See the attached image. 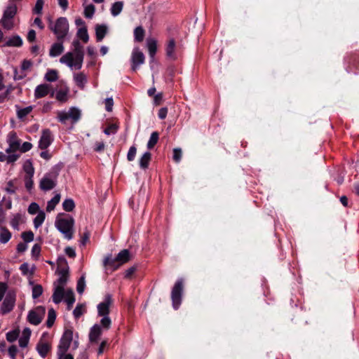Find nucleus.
<instances>
[{
	"label": "nucleus",
	"mask_w": 359,
	"mask_h": 359,
	"mask_svg": "<svg viewBox=\"0 0 359 359\" xmlns=\"http://www.w3.org/2000/svg\"><path fill=\"white\" fill-rule=\"evenodd\" d=\"M72 46L74 48L73 51L67 52L63 55L60 57V62L62 64L66 65L72 69L79 70L82 68L83 62V47L78 40H74L72 42Z\"/></svg>",
	"instance_id": "f257e3e1"
},
{
	"label": "nucleus",
	"mask_w": 359,
	"mask_h": 359,
	"mask_svg": "<svg viewBox=\"0 0 359 359\" xmlns=\"http://www.w3.org/2000/svg\"><path fill=\"white\" fill-rule=\"evenodd\" d=\"M55 226L66 239L71 240L73 238L74 219L72 216L65 215L62 217H57L55 220Z\"/></svg>",
	"instance_id": "f03ea898"
},
{
	"label": "nucleus",
	"mask_w": 359,
	"mask_h": 359,
	"mask_svg": "<svg viewBox=\"0 0 359 359\" xmlns=\"http://www.w3.org/2000/svg\"><path fill=\"white\" fill-rule=\"evenodd\" d=\"M49 28L55 34L57 41L64 40L69 31V23L66 18L60 17L54 25L50 24Z\"/></svg>",
	"instance_id": "7ed1b4c3"
},
{
	"label": "nucleus",
	"mask_w": 359,
	"mask_h": 359,
	"mask_svg": "<svg viewBox=\"0 0 359 359\" xmlns=\"http://www.w3.org/2000/svg\"><path fill=\"white\" fill-rule=\"evenodd\" d=\"M183 290L184 280L182 278H178L175 282L171 291V299L172 307L175 310L179 309L182 303Z\"/></svg>",
	"instance_id": "20e7f679"
},
{
	"label": "nucleus",
	"mask_w": 359,
	"mask_h": 359,
	"mask_svg": "<svg viewBox=\"0 0 359 359\" xmlns=\"http://www.w3.org/2000/svg\"><path fill=\"white\" fill-rule=\"evenodd\" d=\"M73 339V332L71 330H67L63 333L57 346V355L58 359H62L66 352L68 351Z\"/></svg>",
	"instance_id": "39448f33"
},
{
	"label": "nucleus",
	"mask_w": 359,
	"mask_h": 359,
	"mask_svg": "<svg viewBox=\"0 0 359 359\" xmlns=\"http://www.w3.org/2000/svg\"><path fill=\"white\" fill-rule=\"evenodd\" d=\"M17 13V6L14 4H11L8 6L4 12L3 18L0 22L2 27L7 29H11L13 27V18Z\"/></svg>",
	"instance_id": "423d86ee"
},
{
	"label": "nucleus",
	"mask_w": 359,
	"mask_h": 359,
	"mask_svg": "<svg viewBox=\"0 0 359 359\" xmlns=\"http://www.w3.org/2000/svg\"><path fill=\"white\" fill-rule=\"evenodd\" d=\"M130 259V254L128 250L124 249L118 253L115 259L106 257L104 261V265H109L116 269Z\"/></svg>",
	"instance_id": "0eeeda50"
},
{
	"label": "nucleus",
	"mask_w": 359,
	"mask_h": 359,
	"mask_svg": "<svg viewBox=\"0 0 359 359\" xmlns=\"http://www.w3.org/2000/svg\"><path fill=\"white\" fill-rule=\"evenodd\" d=\"M15 292L14 291H8L0 306V313L6 315L11 312L15 306Z\"/></svg>",
	"instance_id": "6e6552de"
},
{
	"label": "nucleus",
	"mask_w": 359,
	"mask_h": 359,
	"mask_svg": "<svg viewBox=\"0 0 359 359\" xmlns=\"http://www.w3.org/2000/svg\"><path fill=\"white\" fill-rule=\"evenodd\" d=\"M46 313V309L43 306H37L34 309L29 311L27 315L28 322L34 325H39Z\"/></svg>",
	"instance_id": "1a4fd4ad"
},
{
	"label": "nucleus",
	"mask_w": 359,
	"mask_h": 359,
	"mask_svg": "<svg viewBox=\"0 0 359 359\" xmlns=\"http://www.w3.org/2000/svg\"><path fill=\"white\" fill-rule=\"evenodd\" d=\"M53 136L50 129H44L39 142V147L42 149H46L53 142Z\"/></svg>",
	"instance_id": "9d476101"
},
{
	"label": "nucleus",
	"mask_w": 359,
	"mask_h": 359,
	"mask_svg": "<svg viewBox=\"0 0 359 359\" xmlns=\"http://www.w3.org/2000/svg\"><path fill=\"white\" fill-rule=\"evenodd\" d=\"M49 93L50 97H53L55 91L51 89V86L47 83L40 84L34 90V97L36 99L44 97Z\"/></svg>",
	"instance_id": "9b49d317"
},
{
	"label": "nucleus",
	"mask_w": 359,
	"mask_h": 359,
	"mask_svg": "<svg viewBox=\"0 0 359 359\" xmlns=\"http://www.w3.org/2000/svg\"><path fill=\"white\" fill-rule=\"evenodd\" d=\"M132 69L136 71L140 65L144 62V55L138 48L133 49L131 55Z\"/></svg>",
	"instance_id": "f8f14e48"
},
{
	"label": "nucleus",
	"mask_w": 359,
	"mask_h": 359,
	"mask_svg": "<svg viewBox=\"0 0 359 359\" xmlns=\"http://www.w3.org/2000/svg\"><path fill=\"white\" fill-rule=\"evenodd\" d=\"M111 304H112L111 296L110 294H107L104 297V301L97 305L98 316H109V307Z\"/></svg>",
	"instance_id": "ddd939ff"
},
{
	"label": "nucleus",
	"mask_w": 359,
	"mask_h": 359,
	"mask_svg": "<svg viewBox=\"0 0 359 359\" xmlns=\"http://www.w3.org/2000/svg\"><path fill=\"white\" fill-rule=\"evenodd\" d=\"M8 143L9 148L6 150V151H15L20 149L21 141L18 139L15 132H11L8 134Z\"/></svg>",
	"instance_id": "4468645a"
},
{
	"label": "nucleus",
	"mask_w": 359,
	"mask_h": 359,
	"mask_svg": "<svg viewBox=\"0 0 359 359\" xmlns=\"http://www.w3.org/2000/svg\"><path fill=\"white\" fill-rule=\"evenodd\" d=\"M55 288L54 292L52 296L53 302L55 304H59L62 302V299L65 297V292L64 290V287L62 285H56V283H54Z\"/></svg>",
	"instance_id": "2eb2a0df"
},
{
	"label": "nucleus",
	"mask_w": 359,
	"mask_h": 359,
	"mask_svg": "<svg viewBox=\"0 0 359 359\" xmlns=\"http://www.w3.org/2000/svg\"><path fill=\"white\" fill-rule=\"evenodd\" d=\"M102 334V329L100 325H94L90 330L89 340L92 343H97Z\"/></svg>",
	"instance_id": "dca6fc26"
},
{
	"label": "nucleus",
	"mask_w": 359,
	"mask_h": 359,
	"mask_svg": "<svg viewBox=\"0 0 359 359\" xmlns=\"http://www.w3.org/2000/svg\"><path fill=\"white\" fill-rule=\"evenodd\" d=\"M63 40L58 41L57 43H54L50 49L49 55L50 57H57L62 53L64 51Z\"/></svg>",
	"instance_id": "f3484780"
},
{
	"label": "nucleus",
	"mask_w": 359,
	"mask_h": 359,
	"mask_svg": "<svg viewBox=\"0 0 359 359\" xmlns=\"http://www.w3.org/2000/svg\"><path fill=\"white\" fill-rule=\"evenodd\" d=\"M40 188L43 191H49L55 187V182L48 176L43 177L40 182Z\"/></svg>",
	"instance_id": "a211bd4d"
},
{
	"label": "nucleus",
	"mask_w": 359,
	"mask_h": 359,
	"mask_svg": "<svg viewBox=\"0 0 359 359\" xmlns=\"http://www.w3.org/2000/svg\"><path fill=\"white\" fill-rule=\"evenodd\" d=\"M36 351L43 358H46L50 350V345L47 342L40 341L36 344Z\"/></svg>",
	"instance_id": "6ab92c4d"
},
{
	"label": "nucleus",
	"mask_w": 359,
	"mask_h": 359,
	"mask_svg": "<svg viewBox=\"0 0 359 359\" xmlns=\"http://www.w3.org/2000/svg\"><path fill=\"white\" fill-rule=\"evenodd\" d=\"M175 41L173 39H170L165 47L166 55L168 57L172 60L176 59L175 55Z\"/></svg>",
	"instance_id": "aec40b11"
},
{
	"label": "nucleus",
	"mask_w": 359,
	"mask_h": 359,
	"mask_svg": "<svg viewBox=\"0 0 359 359\" xmlns=\"http://www.w3.org/2000/svg\"><path fill=\"white\" fill-rule=\"evenodd\" d=\"M147 46L150 57L154 59L157 50V41L153 38L147 39Z\"/></svg>",
	"instance_id": "412c9836"
},
{
	"label": "nucleus",
	"mask_w": 359,
	"mask_h": 359,
	"mask_svg": "<svg viewBox=\"0 0 359 359\" xmlns=\"http://www.w3.org/2000/svg\"><path fill=\"white\" fill-rule=\"evenodd\" d=\"M107 33V27L105 25H97L95 27L96 40L98 42L102 41Z\"/></svg>",
	"instance_id": "4be33fe9"
},
{
	"label": "nucleus",
	"mask_w": 359,
	"mask_h": 359,
	"mask_svg": "<svg viewBox=\"0 0 359 359\" xmlns=\"http://www.w3.org/2000/svg\"><path fill=\"white\" fill-rule=\"evenodd\" d=\"M58 275L59 278L55 283L57 284L56 285H62L64 287L68 280V270L62 269L58 271Z\"/></svg>",
	"instance_id": "5701e85b"
},
{
	"label": "nucleus",
	"mask_w": 359,
	"mask_h": 359,
	"mask_svg": "<svg viewBox=\"0 0 359 359\" xmlns=\"http://www.w3.org/2000/svg\"><path fill=\"white\" fill-rule=\"evenodd\" d=\"M32 106H28L25 108H20L19 107L16 106V113L17 116L19 119L23 120L29 114L32 112L33 110Z\"/></svg>",
	"instance_id": "b1692460"
},
{
	"label": "nucleus",
	"mask_w": 359,
	"mask_h": 359,
	"mask_svg": "<svg viewBox=\"0 0 359 359\" xmlns=\"http://www.w3.org/2000/svg\"><path fill=\"white\" fill-rule=\"evenodd\" d=\"M0 243L5 244L11 238L12 234L6 227L0 226Z\"/></svg>",
	"instance_id": "393cba45"
},
{
	"label": "nucleus",
	"mask_w": 359,
	"mask_h": 359,
	"mask_svg": "<svg viewBox=\"0 0 359 359\" xmlns=\"http://www.w3.org/2000/svg\"><path fill=\"white\" fill-rule=\"evenodd\" d=\"M74 79L77 86L80 88H84V86L87 82V78L83 72L74 74Z\"/></svg>",
	"instance_id": "a878e982"
},
{
	"label": "nucleus",
	"mask_w": 359,
	"mask_h": 359,
	"mask_svg": "<svg viewBox=\"0 0 359 359\" xmlns=\"http://www.w3.org/2000/svg\"><path fill=\"white\" fill-rule=\"evenodd\" d=\"M65 302L67 303V309H72L74 303L75 302V297L73 291L72 290H68L65 292Z\"/></svg>",
	"instance_id": "bb28decb"
},
{
	"label": "nucleus",
	"mask_w": 359,
	"mask_h": 359,
	"mask_svg": "<svg viewBox=\"0 0 359 359\" xmlns=\"http://www.w3.org/2000/svg\"><path fill=\"white\" fill-rule=\"evenodd\" d=\"M68 116H69V118L72 120V124H74L80 119L81 111L75 107H72L69 109L68 111Z\"/></svg>",
	"instance_id": "cd10ccee"
},
{
	"label": "nucleus",
	"mask_w": 359,
	"mask_h": 359,
	"mask_svg": "<svg viewBox=\"0 0 359 359\" xmlns=\"http://www.w3.org/2000/svg\"><path fill=\"white\" fill-rule=\"evenodd\" d=\"M151 158V154L149 151H146L140 159V167L142 169L148 168Z\"/></svg>",
	"instance_id": "c85d7f7f"
},
{
	"label": "nucleus",
	"mask_w": 359,
	"mask_h": 359,
	"mask_svg": "<svg viewBox=\"0 0 359 359\" xmlns=\"http://www.w3.org/2000/svg\"><path fill=\"white\" fill-rule=\"evenodd\" d=\"M69 89H60L55 93V98L60 102H65L68 100Z\"/></svg>",
	"instance_id": "c756f323"
},
{
	"label": "nucleus",
	"mask_w": 359,
	"mask_h": 359,
	"mask_svg": "<svg viewBox=\"0 0 359 359\" xmlns=\"http://www.w3.org/2000/svg\"><path fill=\"white\" fill-rule=\"evenodd\" d=\"M145 35L144 29L142 26L137 27L134 29V40L137 42H142Z\"/></svg>",
	"instance_id": "7c9ffc66"
},
{
	"label": "nucleus",
	"mask_w": 359,
	"mask_h": 359,
	"mask_svg": "<svg viewBox=\"0 0 359 359\" xmlns=\"http://www.w3.org/2000/svg\"><path fill=\"white\" fill-rule=\"evenodd\" d=\"M46 218V214L43 210H40L36 215V217L34 219L33 223L34 226L36 229L40 227L43 223Z\"/></svg>",
	"instance_id": "2f4dec72"
},
{
	"label": "nucleus",
	"mask_w": 359,
	"mask_h": 359,
	"mask_svg": "<svg viewBox=\"0 0 359 359\" xmlns=\"http://www.w3.org/2000/svg\"><path fill=\"white\" fill-rule=\"evenodd\" d=\"M159 139V134L158 132L154 131L151 134L149 140L147 142V148L148 149H151L154 147V146L157 144Z\"/></svg>",
	"instance_id": "473e14b6"
},
{
	"label": "nucleus",
	"mask_w": 359,
	"mask_h": 359,
	"mask_svg": "<svg viewBox=\"0 0 359 359\" xmlns=\"http://www.w3.org/2000/svg\"><path fill=\"white\" fill-rule=\"evenodd\" d=\"M123 1H116L114 3L111 8V13L113 16H117L121 13L123 10Z\"/></svg>",
	"instance_id": "72a5a7b5"
},
{
	"label": "nucleus",
	"mask_w": 359,
	"mask_h": 359,
	"mask_svg": "<svg viewBox=\"0 0 359 359\" xmlns=\"http://www.w3.org/2000/svg\"><path fill=\"white\" fill-rule=\"evenodd\" d=\"M44 79L49 82H54L58 79L57 71L55 69H49L45 74Z\"/></svg>",
	"instance_id": "f704fd0d"
},
{
	"label": "nucleus",
	"mask_w": 359,
	"mask_h": 359,
	"mask_svg": "<svg viewBox=\"0 0 359 359\" xmlns=\"http://www.w3.org/2000/svg\"><path fill=\"white\" fill-rule=\"evenodd\" d=\"M60 194H56L54 196L52 199L48 202L47 206H46V211L47 212H51L53 210L56 206V205L60 202Z\"/></svg>",
	"instance_id": "c9c22d12"
},
{
	"label": "nucleus",
	"mask_w": 359,
	"mask_h": 359,
	"mask_svg": "<svg viewBox=\"0 0 359 359\" xmlns=\"http://www.w3.org/2000/svg\"><path fill=\"white\" fill-rule=\"evenodd\" d=\"M55 319H56V313H55V311L53 309H50L48 311V318H47V320H46V326L48 327V328H50L55 321Z\"/></svg>",
	"instance_id": "e433bc0d"
},
{
	"label": "nucleus",
	"mask_w": 359,
	"mask_h": 359,
	"mask_svg": "<svg viewBox=\"0 0 359 359\" xmlns=\"http://www.w3.org/2000/svg\"><path fill=\"white\" fill-rule=\"evenodd\" d=\"M8 46L20 47L22 45V40L19 36H14L6 42Z\"/></svg>",
	"instance_id": "4c0bfd02"
},
{
	"label": "nucleus",
	"mask_w": 359,
	"mask_h": 359,
	"mask_svg": "<svg viewBox=\"0 0 359 359\" xmlns=\"http://www.w3.org/2000/svg\"><path fill=\"white\" fill-rule=\"evenodd\" d=\"M77 36L84 43H87L89 40L87 28L84 26L78 29Z\"/></svg>",
	"instance_id": "58836bf2"
},
{
	"label": "nucleus",
	"mask_w": 359,
	"mask_h": 359,
	"mask_svg": "<svg viewBox=\"0 0 359 359\" xmlns=\"http://www.w3.org/2000/svg\"><path fill=\"white\" fill-rule=\"evenodd\" d=\"M86 311V306L84 304H78L73 311L74 317L75 319H79Z\"/></svg>",
	"instance_id": "ea45409f"
},
{
	"label": "nucleus",
	"mask_w": 359,
	"mask_h": 359,
	"mask_svg": "<svg viewBox=\"0 0 359 359\" xmlns=\"http://www.w3.org/2000/svg\"><path fill=\"white\" fill-rule=\"evenodd\" d=\"M34 269H35L34 266H33V267L31 269H29V264L26 262L21 264L20 266V270L21 273H22V275H25V276L28 275V274H29L30 276H32L34 274Z\"/></svg>",
	"instance_id": "a19ab883"
},
{
	"label": "nucleus",
	"mask_w": 359,
	"mask_h": 359,
	"mask_svg": "<svg viewBox=\"0 0 359 359\" xmlns=\"http://www.w3.org/2000/svg\"><path fill=\"white\" fill-rule=\"evenodd\" d=\"M62 208L67 212L72 211L75 208L74 201L71 198L65 199L62 203Z\"/></svg>",
	"instance_id": "79ce46f5"
},
{
	"label": "nucleus",
	"mask_w": 359,
	"mask_h": 359,
	"mask_svg": "<svg viewBox=\"0 0 359 359\" xmlns=\"http://www.w3.org/2000/svg\"><path fill=\"white\" fill-rule=\"evenodd\" d=\"M19 330H13L6 333V340L9 342H13L19 337Z\"/></svg>",
	"instance_id": "37998d69"
},
{
	"label": "nucleus",
	"mask_w": 359,
	"mask_h": 359,
	"mask_svg": "<svg viewBox=\"0 0 359 359\" xmlns=\"http://www.w3.org/2000/svg\"><path fill=\"white\" fill-rule=\"evenodd\" d=\"M90 236V232L88 230L87 228L85 229L83 233L81 235L80 239V245L85 246L86 243L89 241Z\"/></svg>",
	"instance_id": "c03bdc74"
},
{
	"label": "nucleus",
	"mask_w": 359,
	"mask_h": 359,
	"mask_svg": "<svg viewBox=\"0 0 359 359\" xmlns=\"http://www.w3.org/2000/svg\"><path fill=\"white\" fill-rule=\"evenodd\" d=\"M95 11L94 5L89 4L84 8V15L86 18H92Z\"/></svg>",
	"instance_id": "a18cd8bd"
},
{
	"label": "nucleus",
	"mask_w": 359,
	"mask_h": 359,
	"mask_svg": "<svg viewBox=\"0 0 359 359\" xmlns=\"http://www.w3.org/2000/svg\"><path fill=\"white\" fill-rule=\"evenodd\" d=\"M44 4L43 0H36L35 6L33 8V13L35 14H41L42 10Z\"/></svg>",
	"instance_id": "49530a36"
},
{
	"label": "nucleus",
	"mask_w": 359,
	"mask_h": 359,
	"mask_svg": "<svg viewBox=\"0 0 359 359\" xmlns=\"http://www.w3.org/2000/svg\"><path fill=\"white\" fill-rule=\"evenodd\" d=\"M43 293V287L41 285H36L32 288V297L33 299H37Z\"/></svg>",
	"instance_id": "de8ad7c7"
},
{
	"label": "nucleus",
	"mask_w": 359,
	"mask_h": 359,
	"mask_svg": "<svg viewBox=\"0 0 359 359\" xmlns=\"http://www.w3.org/2000/svg\"><path fill=\"white\" fill-rule=\"evenodd\" d=\"M24 170L26 173L25 176H34V169L29 161L25 164Z\"/></svg>",
	"instance_id": "09e8293b"
},
{
	"label": "nucleus",
	"mask_w": 359,
	"mask_h": 359,
	"mask_svg": "<svg viewBox=\"0 0 359 359\" xmlns=\"http://www.w3.org/2000/svg\"><path fill=\"white\" fill-rule=\"evenodd\" d=\"M57 118L58 121L63 124H66L67 120L70 119L69 116H68V112L64 111H58Z\"/></svg>",
	"instance_id": "8fccbe9b"
},
{
	"label": "nucleus",
	"mask_w": 359,
	"mask_h": 359,
	"mask_svg": "<svg viewBox=\"0 0 359 359\" xmlns=\"http://www.w3.org/2000/svg\"><path fill=\"white\" fill-rule=\"evenodd\" d=\"M21 237L25 241V243H29L34 240V233L32 231H24L21 234Z\"/></svg>",
	"instance_id": "3c124183"
},
{
	"label": "nucleus",
	"mask_w": 359,
	"mask_h": 359,
	"mask_svg": "<svg viewBox=\"0 0 359 359\" xmlns=\"http://www.w3.org/2000/svg\"><path fill=\"white\" fill-rule=\"evenodd\" d=\"M111 321L109 316H104L100 320V327L102 326L103 328L108 330L111 326Z\"/></svg>",
	"instance_id": "603ef678"
},
{
	"label": "nucleus",
	"mask_w": 359,
	"mask_h": 359,
	"mask_svg": "<svg viewBox=\"0 0 359 359\" xmlns=\"http://www.w3.org/2000/svg\"><path fill=\"white\" fill-rule=\"evenodd\" d=\"M27 211L30 215H35L36 213H39V212L40 211L39 205L36 203L33 202L30 203V205H29Z\"/></svg>",
	"instance_id": "864d4df0"
},
{
	"label": "nucleus",
	"mask_w": 359,
	"mask_h": 359,
	"mask_svg": "<svg viewBox=\"0 0 359 359\" xmlns=\"http://www.w3.org/2000/svg\"><path fill=\"white\" fill-rule=\"evenodd\" d=\"M41 252V246L39 244H34L32 248V256L34 259H38Z\"/></svg>",
	"instance_id": "5fc2aeb1"
},
{
	"label": "nucleus",
	"mask_w": 359,
	"mask_h": 359,
	"mask_svg": "<svg viewBox=\"0 0 359 359\" xmlns=\"http://www.w3.org/2000/svg\"><path fill=\"white\" fill-rule=\"evenodd\" d=\"M136 152H137V149H136L135 146H131L130 147L128 154H127V159L129 161H133L135 159Z\"/></svg>",
	"instance_id": "6e6d98bb"
},
{
	"label": "nucleus",
	"mask_w": 359,
	"mask_h": 359,
	"mask_svg": "<svg viewBox=\"0 0 359 359\" xmlns=\"http://www.w3.org/2000/svg\"><path fill=\"white\" fill-rule=\"evenodd\" d=\"M32 177L33 176H25V185L28 191L33 188L34 182Z\"/></svg>",
	"instance_id": "4d7b16f0"
},
{
	"label": "nucleus",
	"mask_w": 359,
	"mask_h": 359,
	"mask_svg": "<svg viewBox=\"0 0 359 359\" xmlns=\"http://www.w3.org/2000/svg\"><path fill=\"white\" fill-rule=\"evenodd\" d=\"M182 152L181 149L175 148L173 149V160L178 163L181 161Z\"/></svg>",
	"instance_id": "13d9d810"
},
{
	"label": "nucleus",
	"mask_w": 359,
	"mask_h": 359,
	"mask_svg": "<svg viewBox=\"0 0 359 359\" xmlns=\"http://www.w3.org/2000/svg\"><path fill=\"white\" fill-rule=\"evenodd\" d=\"M117 130L118 127L114 124H111L104 129V133L107 135H110L111 134H115L117 132Z\"/></svg>",
	"instance_id": "bf43d9fd"
},
{
	"label": "nucleus",
	"mask_w": 359,
	"mask_h": 359,
	"mask_svg": "<svg viewBox=\"0 0 359 359\" xmlns=\"http://www.w3.org/2000/svg\"><path fill=\"white\" fill-rule=\"evenodd\" d=\"M85 286H86V284H85L84 278L81 277L78 280V283H77V286H76L77 292L79 294H82L83 292V291H84Z\"/></svg>",
	"instance_id": "052dcab7"
},
{
	"label": "nucleus",
	"mask_w": 359,
	"mask_h": 359,
	"mask_svg": "<svg viewBox=\"0 0 359 359\" xmlns=\"http://www.w3.org/2000/svg\"><path fill=\"white\" fill-rule=\"evenodd\" d=\"M20 215L19 214H17L11 220V226L15 229H18V226H19V224H20Z\"/></svg>",
	"instance_id": "680f3d73"
},
{
	"label": "nucleus",
	"mask_w": 359,
	"mask_h": 359,
	"mask_svg": "<svg viewBox=\"0 0 359 359\" xmlns=\"http://www.w3.org/2000/svg\"><path fill=\"white\" fill-rule=\"evenodd\" d=\"M105 109L107 111H111L114 106V101L112 97H108L104 100Z\"/></svg>",
	"instance_id": "e2e57ef3"
},
{
	"label": "nucleus",
	"mask_w": 359,
	"mask_h": 359,
	"mask_svg": "<svg viewBox=\"0 0 359 359\" xmlns=\"http://www.w3.org/2000/svg\"><path fill=\"white\" fill-rule=\"evenodd\" d=\"M32 148V144L30 142H25L21 146H20V150L22 153H25L29 151Z\"/></svg>",
	"instance_id": "0e129e2a"
},
{
	"label": "nucleus",
	"mask_w": 359,
	"mask_h": 359,
	"mask_svg": "<svg viewBox=\"0 0 359 359\" xmlns=\"http://www.w3.org/2000/svg\"><path fill=\"white\" fill-rule=\"evenodd\" d=\"M8 355L11 359H15L16 354L18 353V348L15 345H12L8 348Z\"/></svg>",
	"instance_id": "69168bd1"
},
{
	"label": "nucleus",
	"mask_w": 359,
	"mask_h": 359,
	"mask_svg": "<svg viewBox=\"0 0 359 359\" xmlns=\"http://www.w3.org/2000/svg\"><path fill=\"white\" fill-rule=\"evenodd\" d=\"M105 147L104 142L103 141L96 142L94 144V150L97 152H102L104 151Z\"/></svg>",
	"instance_id": "338daca9"
},
{
	"label": "nucleus",
	"mask_w": 359,
	"mask_h": 359,
	"mask_svg": "<svg viewBox=\"0 0 359 359\" xmlns=\"http://www.w3.org/2000/svg\"><path fill=\"white\" fill-rule=\"evenodd\" d=\"M5 190L8 194H14V193H15L16 188L15 187L13 181L11 180V181H9L7 183V186H6Z\"/></svg>",
	"instance_id": "774afa93"
}]
</instances>
